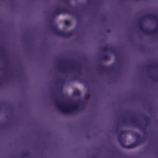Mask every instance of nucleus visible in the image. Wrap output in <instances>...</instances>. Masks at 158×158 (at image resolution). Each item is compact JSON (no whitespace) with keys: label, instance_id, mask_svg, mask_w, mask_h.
I'll return each instance as SVG.
<instances>
[{"label":"nucleus","instance_id":"obj_19","mask_svg":"<svg viewBox=\"0 0 158 158\" xmlns=\"http://www.w3.org/2000/svg\"><path fill=\"white\" fill-rule=\"evenodd\" d=\"M149 76H150V78L151 79H152V80L154 81H158V77L154 79V78H153V77H151V76H150L149 75Z\"/></svg>","mask_w":158,"mask_h":158},{"label":"nucleus","instance_id":"obj_14","mask_svg":"<svg viewBox=\"0 0 158 158\" xmlns=\"http://www.w3.org/2000/svg\"><path fill=\"white\" fill-rule=\"evenodd\" d=\"M158 67V64H153L150 65L149 66V67L152 69H153L154 67Z\"/></svg>","mask_w":158,"mask_h":158},{"label":"nucleus","instance_id":"obj_35","mask_svg":"<svg viewBox=\"0 0 158 158\" xmlns=\"http://www.w3.org/2000/svg\"><path fill=\"white\" fill-rule=\"evenodd\" d=\"M136 1H138L139 0H136Z\"/></svg>","mask_w":158,"mask_h":158},{"label":"nucleus","instance_id":"obj_7","mask_svg":"<svg viewBox=\"0 0 158 158\" xmlns=\"http://www.w3.org/2000/svg\"><path fill=\"white\" fill-rule=\"evenodd\" d=\"M51 27L52 31L57 35L60 36L61 35L63 34L62 31L59 30L57 27L52 25Z\"/></svg>","mask_w":158,"mask_h":158},{"label":"nucleus","instance_id":"obj_34","mask_svg":"<svg viewBox=\"0 0 158 158\" xmlns=\"http://www.w3.org/2000/svg\"><path fill=\"white\" fill-rule=\"evenodd\" d=\"M54 98H55V97H54Z\"/></svg>","mask_w":158,"mask_h":158},{"label":"nucleus","instance_id":"obj_4","mask_svg":"<svg viewBox=\"0 0 158 158\" xmlns=\"http://www.w3.org/2000/svg\"><path fill=\"white\" fill-rule=\"evenodd\" d=\"M131 122L135 125L136 127L139 129L141 130L143 132L145 131V128L144 126H142L140 124L138 123V121L136 120L135 118H132L131 119Z\"/></svg>","mask_w":158,"mask_h":158},{"label":"nucleus","instance_id":"obj_10","mask_svg":"<svg viewBox=\"0 0 158 158\" xmlns=\"http://www.w3.org/2000/svg\"><path fill=\"white\" fill-rule=\"evenodd\" d=\"M118 140L121 146L123 148H126V145H125V142H124L123 139L122 138L121 136L118 135Z\"/></svg>","mask_w":158,"mask_h":158},{"label":"nucleus","instance_id":"obj_21","mask_svg":"<svg viewBox=\"0 0 158 158\" xmlns=\"http://www.w3.org/2000/svg\"><path fill=\"white\" fill-rule=\"evenodd\" d=\"M125 133V131H120L119 132V135L120 136H121V135Z\"/></svg>","mask_w":158,"mask_h":158},{"label":"nucleus","instance_id":"obj_28","mask_svg":"<svg viewBox=\"0 0 158 158\" xmlns=\"http://www.w3.org/2000/svg\"><path fill=\"white\" fill-rule=\"evenodd\" d=\"M60 82L63 83H64V80H62L60 81Z\"/></svg>","mask_w":158,"mask_h":158},{"label":"nucleus","instance_id":"obj_2","mask_svg":"<svg viewBox=\"0 0 158 158\" xmlns=\"http://www.w3.org/2000/svg\"><path fill=\"white\" fill-rule=\"evenodd\" d=\"M54 102L56 107L59 111L60 112L65 114H70L73 112H77L79 109V103L78 102L74 104L71 107L66 108V107L63 106L60 104L59 102L56 99H55Z\"/></svg>","mask_w":158,"mask_h":158},{"label":"nucleus","instance_id":"obj_23","mask_svg":"<svg viewBox=\"0 0 158 158\" xmlns=\"http://www.w3.org/2000/svg\"><path fill=\"white\" fill-rule=\"evenodd\" d=\"M144 121H145L146 123H147L149 121V118L148 117H146L144 119Z\"/></svg>","mask_w":158,"mask_h":158},{"label":"nucleus","instance_id":"obj_25","mask_svg":"<svg viewBox=\"0 0 158 158\" xmlns=\"http://www.w3.org/2000/svg\"><path fill=\"white\" fill-rule=\"evenodd\" d=\"M118 126H117V127L115 128V131L116 132H118Z\"/></svg>","mask_w":158,"mask_h":158},{"label":"nucleus","instance_id":"obj_17","mask_svg":"<svg viewBox=\"0 0 158 158\" xmlns=\"http://www.w3.org/2000/svg\"><path fill=\"white\" fill-rule=\"evenodd\" d=\"M135 136L136 137H137V139H138V140L141 139L142 143H143V139H140V135L139 134H138L136 133V134L135 135Z\"/></svg>","mask_w":158,"mask_h":158},{"label":"nucleus","instance_id":"obj_8","mask_svg":"<svg viewBox=\"0 0 158 158\" xmlns=\"http://www.w3.org/2000/svg\"><path fill=\"white\" fill-rule=\"evenodd\" d=\"M68 70L71 72L77 71L78 73L81 72L82 67L80 64H78V66L77 69L74 66H72L68 69Z\"/></svg>","mask_w":158,"mask_h":158},{"label":"nucleus","instance_id":"obj_20","mask_svg":"<svg viewBox=\"0 0 158 158\" xmlns=\"http://www.w3.org/2000/svg\"><path fill=\"white\" fill-rule=\"evenodd\" d=\"M29 155V153L28 152H25L24 153H23V156L24 157H26L27 156Z\"/></svg>","mask_w":158,"mask_h":158},{"label":"nucleus","instance_id":"obj_16","mask_svg":"<svg viewBox=\"0 0 158 158\" xmlns=\"http://www.w3.org/2000/svg\"><path fill=\"white\" fill-rule=\"evenodd\" d=\"M64 23L65 25L68 26H69L71 25L70 22L68 20H64Z\"/></svg>","mask_w":158,"mask_h":158},{"label":"nucleus","instance_id":"obj_22","mask_svg":"<svg viewBox=\"0 0 158 158\" xmlns=\"http://www.w3.org/2000/svg\"><path fill=\"white\" fill-rule=\"evenodd\" d=\"M121 123L123 124H126L127 123V122L125 119H124L122 121Z\"/></svg>","mask_w":158,"mask_h":158},{"label":"nucleus","instance_id":"obj_32","mask_svg":"<svg viewBox=\"0 0 158 158\" xmlns=\"http://www.w3.org/2000/svg\"><path fill=\"white\" fill-rule=\"evenodd\" d=\"M78 19H79V17H78Z\"/></svg>","mask_w":158,"mask_h":158},{"label":"nucleus","instance_id":"obj_29","mask_svg":"<svg viewBox=\"0 0 158 158\" xmlns=\"http://www.w3.org/2000/svg\"><path fill=\"white\" fill-rule=\"evenodd\" d=\"M107 32H110V30H109V29H107Z\"/></svg>","mask_w":158,"mask_h":158},{"label":"nucleus","instance_id":"obj_12","mask_svg":"<svg viewBox=\"0 0 158 158\" xmlns=\"http://www.w3.org/2000/svg\"><path fill=\"white\" fill-rule=\"evenodd\" d=\"M101 58L102 60H107L110 59V57L107 55H105L102 56Z\"/></svg>","mask_w":158,"mask_h":158},{"label":"nucleus","instance_id":"obj_36","mask_svg":"<svg viewBox=\"0 0 158 158\" xmlns=\"http://www.w3.org/2000/svg\"><path fill=\"white\" fill-rule=\"evenodd\" d=\"M93 158H95L94 157Z\"/></svg>","mask_w":158,"mask_h":158},{"label":"nucleus","instance_id":"obj_33","mask_svg":"<svg viewBox=\"0 0 158 158\" xmlns=\"http://www.w3.org/2000/svg\"><path fill=\"white\" fill-rule=\"evenodd\" d=\"M7 71H9V69H7Z\"/></svg>","mask_w":158,"mask_h":158},{"label":"nucleus","instance_id":"obj_5","mask_svg":"<svg viewBox=\"0 0 158 158\" xmlns=\"http://www.w3.org/2000/svg\"><path fill=\"white\" fill-rule=\"evenodd\" d=\"M141 144V139H136L135 140V143H132L130 145H126V148L128 149L133 148Z\"/></svg>","mask_w":158,"mask_h":158},{"label":"nucleus","instance_id":"obj_31","mask_svg":"<svg viewBox=\"0 0 158 158\" xmlns=\"http://www.w3.org/2000/svg\"><path fill=\"white\" fill-rule=\"evenodd\" d=\"M75 79H77V77H76L75 78Z\"/></svg>","mask_w":158,"mask_h":158},{"label":"nucleus","instance_id":"obj_13","mask_svg":"<svg viewBox=\"0 0 158 158\" xmlns=\"http://www.w3.org/2000/svg\"><path fill=\"white\" fill-rule=\"evenodd\" d=\"M108 51L112 53H114L116 52V50L113 48H109Z\"/></svg>","mask_w":158,"mask_h":158},{"label":"nucleus","instance_id":"obj_30","mask_svg":"<svg viewBox=\"0 0 158 158\" xmlns=\"http://www.w3.org/2000/svg\"><path fill=\"white\" fill-rule=\"evenodd\" d=\"M71 104H73V102H71V103H70Z\"/></svg>","mask_w":158,"mask_h":158},{"label":"nucleus","instance_id":"obj_11","mask_svg":"<svg viewBox=\"0 0 158 158\" xmlns=\"http://www.w3.org/2000/svg\"><path fill=\"white\" fill-rule=\"evenodd\" d=\"M63 34L61 35L60 36H62L65 38H69L70 37L72 34L70 31H68L66 33H65L64 32H63Z\"/></svg>","mask_w":158,"mask_h":158},{"label":"nucleus","instance_id":"obj_6","mask_svg":"<svg viewBox=\"0 0 158 158\" xmlns=\"http://www.w3.org/2000/svg\"><path fill=\"white\" fill-rule=\"evenodd\" d=\"M51 27L52 31L57 35L60 36L61 35L63 34L62 31L59 30L57 27L52 25Z\"/></svg>","mask_w":158,"mask_h":158},{"label":"nucleus","instance_id":"obj_15","mask_svg":"<svg viewBox=\"0 0 158 158\" xmlns=\"http://www.w3.org/2000/svg\"><path fill=\"white\" fill-rule=\"evenodd\" d=\"M73 94L74 95L79 96L80 95V93L79 90H76L74 92Z\"/></svg>","mask_w":158,"mask_h":158},{"label":"nucleus","instance_id":"obj_27","mask_svg":"<svg viewBox=\"0 0 158 158\" xmlns=\"http://www.w3.org/2000/svg\"><path fill=\"white\" fill-rule=\"evenodd\" d=\"M58 69H59V70H60L61 69V68L60 66H58Z\"/></svg>","mask_w":158,"mask_h":158},{"label":"nucleus","instance_id":"obj_9","mask_svg":"<svg viewBox=\"0 0 158 158\" xmlns=\"http://www.w3.org/2000/svg\"><path fill=\"white\" fill-rule=\"evenodd\" d=\"M99 68L100 70L106 72L111 70V68H109L108 67H106L105 65L102 64L100 66Z\"/></svg>","mask_w":158,"mask_h":158},{"label":"nucleus","instance_id":"obj_3","mask_svg":"<svg viewBox=\"0 0 158 158\" xmlns=\"http://www.w3.org/2000/svg\"><path fill=\"white\" fill-rule=\"evenodd\" d=\"M66 13L70 14V11L69 10L65 8L57 9L53 12L52 15V19L50 20V22L51 23L54 22L53 19L56 16L58 15L61 14H65Z\"/></svg>","mask_w":158,"mask_h":158},{"label":"nucleus","instance_id":"obj_18","mask_svg":"<svg viewBox=\"0 0 158 158\" xmlns=\"http://www.w3.org/2000/svg\"><path fill=\"white\" fill-rule=\"evenodd\" d=\"M108 48H109V47H108L107 46L104 47H103V48H102V51H103L104 52H106L107 51H108Z\"/></svg>","mask_w":158,"mask_h":158},{"label":"nucleus","instance_id":"obj_24","mask_svg":"<svg viewBox=\"0 0 158 158\" xmlns=\"http://www.w3.org/2000/svg\"><path fill=\"white\" fill-rule=\"evenodd\" d=\"M69 0H64V1L67 4H69Z\"/></svg>","mask_w":158,"mask_h":158},{"label":"nucleus","instance_id":"obj_1","mask_svg":"<svg viewBox=\"0 0 158 158\" xmlns=\"http://www.w3.org/2000/svg\"><path fill=\"white\" fill-rule=\"evenodd\" d=\"M145 18L149 19L154 20L157 23L156 29L152 31L148 30L147 29H144L142 24L140 21L139 23V27L140 30L141 31L147 35H152L156 34V32L158 31V15L154 14L145 15L141 18L142 20Z\"/></svg>","mask_w":158,"mask_h":158},{"label":"nucleus","instance_id":"obj_26","mask_svg":"<svg viewBox=\"0 0 158 158\" xmlns=\"http://www.w3.org/2000/svg\"><path fill=\"white\" fill-rule=\"evenodd\" d=\"M59 89L61 91H62V89H63V87L62 86H61V87H60L59 88Z\"/></svg>","mask_w":158,"mask_h":158}]
</instances>
